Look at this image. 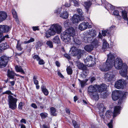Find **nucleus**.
I'll list each match as a JSON object with an SVG mask.
<instances>
[{"label":"nucleus","instance_id":"obj_2","mask_svg":"<svg viewBox=\"0 0 128 128\" xmlns=\"http://www.w3.org/2000/svg\"><path fill=\"white\" fill-rule=\"evenodd\" d=\"M128 96V92H125L123 93L122 96L119 100L118 105L115 106L114 108L113 113L111 111L109 110L106 112V117H110L113 114V118H115L120 114L122 105L124 102V100L126 97Z\"/></svg>","mask_w":128,"mask_h":128},{"label":"nucleus","instance_id":"obj_40","mask_svg":"<svg viewBox=\"0 0 128 128\" xmlns=\"http://www.w3.org/2000/svg\"><path fill=\"white\" fill-rule=\"evenodd\" d=\"M46 44L50 48H52L53 47L52 42L50 40L47 41L46 42Z\"/></svg>","mask_w":128,"mask_h":128},{"label":"nucleus","instance_id":"obj_25","mask_svg":"<svg viewBox=\"0 0 128 128\" xmlns=\"http://www.w3.org/2000/svg\"><path fill=\"white\" fill-rule=\"evenodd\" d=\"M77 66L79 69L83 70H86V67L82 63L78 62L77 64Z\"/></svg>","mask_w":128,"mask_h":128},{"label":"nucleus","instance_id":"obj_9","mask_svg":"<svg viewBox=\"0 0 128 128\" xmlns=\"http://www.w3.org/2000/svg\"><path fill=\"white\" fill-rule=\"evenodd\" d=\"M8 57L3 56L0 57V68L5 67L8 61Z\"/></svg>","mask_w":128,"mask_h":128},{"label":"nucleus","instance_id":"obj_34","mask_svg":"<svg viewBox=\"0 0 128 128\" xmlns=\"http://www.w3.org/2000/svg\"><path fill=\"white\" fill-rule=\"evenodd\" d=\"M53 42L59 44L60 43V40L58 36H56L54 37L53 39Z\"/></svg>","mask_w":128,"mask_h":128},{"label":"nucleus","instance_id":"obj_31","mask_svg":"<svg viewBox=\"0 0 128 128\" xmlns=\"http://www.w3.org/2000/svg\"><path fill=\"white\" fill-rule=\"evenodd\" d=\"M15 69L16 72H20L23 74H24V72L21 66H16L15 67Z\"/></svg>","mask_w":128,"mask_h":128},{"label":"nucleus","instance_id":"obj_55","mask_svg":"<svg viewBox=\"0 0 128 128\" xmlns=\"http://www.w3.org/2000/svg\"><path fill=\"white\" fill-rule=\"evenodd\" d=\"M23 103L22 102H20L18 105V108L19 109L22 110V109Z\"/></svg>","mask_w":128,"mask_h":128},{"label":"nucleus","instance_id":"obj_62","mask_svg":"<svg viewBox=\"0 0 128 128\" xmlns=\"http://www.w3.org/2000/svg\"><path fill=\"white\" fill-rule=\"evenodd\" d=\"M56 64L58 67H60V64L58 61H56Z\"/></svg>","mask_w":128,"mask_h":128},{"label":"nucleus","instance_id":"obj_19","mask_svg":"<svg viewBox=\"0 0 128 128\" xmlns=\"http://www.w3.org/2000/svg\"><path fill=\"white\" fill-rule=\"evenodd\" d=\"M91 98L96 101H98L99 98V94L98 93V92L96 91L94 93L89 95Z\"/></svg>","mask_w":128,"mask_h":128},{"label":"nucleus","instance_id":"obj_56","mask_svg":"<svg viewBox=\"0 0 128 128\" xmlns=\"http://www.w3.org/2000/svg\"><path fill=\"white\" fill-rule=\"evenodd\" d=\"M68 16V13L67 11L64 12V19L67 18Z\"/></svg>","mask_w":128,"mask_h":128},{"label":"nucleus","instance_id":"obj_24","mask_svg":"<svg viewBox=\"0 0 128 128\" xmlns=\"http://www.w3.org/2000/svg\"><path fill=\"white\" fill-rule=\"evenodd\" d=\"M94 48V46L90 44L85 46L84 47V49L88 52H90L93 50Z\"/></svg>","mask_w":128,"mask_h":128},{"label":"nucleus","instance_id":"obj_16","mask_svg":"<svg viewBox=\"0 0 128 128\" xmlns=\"http://www.w3.org/2000/svg\"><path fill=\"white\" fill-rule=\"evenodd\" d=\"M101 1L102 4L103 5H105V8L106 9L108 10L109 9L113 10L115 8V7L113 6L108 4L106 0H101Z\"/></svg>","mask_w":128,"mask_h":128},{"label":"nucleus","instance_id":"obj_58","mask_svg":"<svg viewBox=\"0 0 128 128\" xmlns=\"http://www.w3.org/2000/svg\"><path fill=\"white\" fill-rule=\"evenodd\" d=\"M31 106L34 108L36 109L37 108V106L34 103H33L31 105Z\"/></svg>","mask_w":128,"mask_h":128},{"label":"nucleus","instance_id":"obj_22","mask_svg":"<svg viewBox=\"0 0 128 128\" xmlns=\"http://www.w3.org/2000/svg\"><path fill=\"white\" fill-rule=\"evenodd\" d=\"M112 14L114 15L118 20H120L122 19L121 16L120 15L119 12L118 10H114Z\"/></svg>","mask_w":128,"mask_h":128},{"label":"nucleus","instance_id":"obj_44","mask_svg":"<svg viewBox=\"0 0 128 128\" xmlns=\"http://www.w3.org/2000/svg\"><path fill=\"white\" fill-rule=\"evenodd\" d=\"M34 38H30V40L28 41H25L24 42V44L28 43L31 42H34Z\"/></svg>","mask_w":128,"mask_h":128},{"label":"nucleus","instance_id":"obj_51","mask_svg":"<svg viewBox=\"0 0 128 128\" xmlns=\"http://www.w3.org/2000/svg\"><path fill=\"white\" fill-rule=\"evenodd\" d=\"M45 36L47 38L50 37L51 36L50 34H49L48 30L46 31L45 33Z\"/></svg>","mask_w":128,"mask_h":128},{"label":"nucleus","instance_id":"obj_32","mask_svg":"<svg viewBox=\"0 0 128 128\" xmlns=\"http://www.w3.org/2000/svg\"><path fill=\"white\" fill-rule=\"evenodd\" d=\"M98 41L95 39H94L92 42V44L96 48L98 45Z\"/></svg>","mask_w":128,"mask_h":128},{"label":"nucleus","instance_id":"obj_3","mask_svg":"<svg viewBox=\"0 0 128 128\" xmlns=\"http://www.w3.org/2000/svg\"><path fill=\"white\" fill-rule=\"evenodd\" d=\"M106 85L104 84L100 86L96 84L94 86L90 85L88 88V94L89 95L97 91V90H98L100 92H101V97L104 98L107 96L106 91Z\"/></svg>","mask_w":128,"mask_h":128},{"label":"nucleus","instance_id":"obj_13","mask_svg":"<svg viewBox=\"0 0 128 128\" xmlns=\"http://www.w3.org/2000/svg\"><path fill=\"white\" fill-rule=\"evenodd\" d=\"M75 30L73 28L70 27L66 29L64 32L66 34L65 35L73 37L75 34Z\"/></svg>","mask_w":128,"mask_h":128},{"label":"nucleus","instance_id":"obj_38","mask_svg":"<svg viewBox=\"0 0 128 128\" xmlns=\"http://www.w3.org/2000/svg\"><path fill=\"white\" fill-rule=\"evenodd\" d=\"M43 44V43L41 42L38 41L36 42V45L35 46V47L36 49H38Z\"/></svg>","mask_w":128,"mask_h":128},{"label":"nucleus","instance_id":"obj_11","mask_svg":"<svg viewBox=\"0 0 128 128\" xmlns=\"http://www.w3.org/2000/svg\"><path fill=\"white\" fill-rule=\"evenodd\" d=\"M125 82L124 80L123 79L119 80L116 82L114 85L115 87L118 89L122 88L124 87V85L125 84Z\"/></svg>","mask_w":128,"mask_h":128},{"label":"nucleus","instance_id":"obj_26","mask_svg":"<svg viewBox=\"0 0 128 128\" xmlns=\"http://www.w3.org/2000/svg\"><path fill=\"white\" fill-rule=\"evenodd\" d=\"M64 9H62V8H58V10H56L55 12L57 14L60 13L61 14L60 16V17L63 18H64Z\"/></svg>","mask_w":128,"mask_h":128},{"label":"nucleus","instance_id":"obj_14","mask_svg":"<svg viewBox=\"0 0 128 128\" xmlns=\"http://www.w3.org/2000/svg\"><path fill=\"white\" fill-rule=\"evenodd\" d=\"M121 92V91L119 90H115L112 92V97L114 100H116L118 98Z\"/></svg>","mask_w":128,"mask_h":128},{"label":"nucleus","instance_id":"obj_6","mask_svg":"<svg viewBox=\"0 0 128 128\" xmlns=\"http://www.w3.org/2000/svg\"><path fill=\"white\" fill-rule=\"evenodd\" d=\"M84 35L83 42L86 43L92 42L93 40L95 39L96 36V34L94 33L88 36L85 35L84 34Z\"/></svg>","mask_w":128,"mask_h":128},{"label":"nucleus","instance_id":"obj_29","mask_svg":"<svg viewBox=\"0 0 128 128\" xmlns=\"http://www.w3.org/2000/svg\"><path fill=\"white\" fill-rule=\"evenodd\" d=\"M37 78V77L36 76H34L33 78V81L34 83L36 86V88L37 89H38L39 88L40 86L38 85V82L36 80Z\"/></svg>","mask_w":128,"mask_h":128},{"label":"nucleus","instance_id":"obj_15","mask_svg":"<svg viewBox=\"0 0 128 128\" xmlns=\"http://www.w3.org/2000/svg\"><path fill=\"white\" fill-rule=\"evenodd\" d=\"M51 28L54 29L58 34H60L62 30V27L58 24H53L51 26Z\"/></svg>","mask_w":128,"mask_h":128},{"label":"nucleus","instance_id":"obj_41","mask_svg":"<svg viewBox=\"0 0 128 128\" xmlns=\"http://www.w3.org/2000/svg\"><path fill=\"white\" fill-rule=\"evenodd\" d=\"M78 80L82 88H84L86 84L85 82H84V80H81L80 79H78Z\"/></svg>","mask_w":128,"mask_h":128},{"label":"nucleus","instance_id":"obj_17","mask_svg":"<svg viewBox=\"0 0 128 128\" xmlns=\"http://www.w3.org/2000/svg\"><path fill=\"white\" fill-rule=\"evenodd\" d=\"M10 29L9 26L5 25H0V31L3 32H6Z\"/></svg>","mask_w":128,"mask_h":128},{"label":"nucleus","instance_id":"obj_45","mask_svg":"<svg viewBox=\"0 0 128 128\" xmlns=\"http://www.w3.org/2000/svg\"><path fill=\"white\" fill-rule=\"evenodd\" d=\"M19 40L18 41L17 45L16 47L18 50L21 51L22 50V48L21 47L20 44H19Z\"/></svg>","mask_w":128,"mask_h":128},{"label":"nucleus","instance_id":"obj_35","mask_svg":"<svg viewBox=\"0 0 128 128\" xmlns=\"http://www.w3.org/2000/svg\"><path fill=\"white\" fill-rule=\"evenodd\" d=\"M54 29H52L51 28V26L49 30H48L49 34L51 36H54L55 35L56 33V32Z\"/></svg>","mask_w":128,"mask_h":128},{"label":"nucleus","instance_id":"obj_63","mask_svg":"<svg viewBox=\"0 0 128 128\" xmlns=\"http://www.w3.org/2000/svg\"><path fill=\"white\" fill-rule=\"evenodd\" d=\"M96 79L95 77H92L91 78L90 81L91 83H92Z\"/></svg>","mask_w":128,"mask_h":128},{"label":"nucleus","instance_id":"obj_46","mask_svg":"<svg viewBox=\"0 0 128 128\" xmlns=\"http://www.w3.org/2000/svg\"><path fill=\"white\" fill-rule=\"evenodd\" d=\"M72 123L74 128H79V126L77 122L75 120L72 121Z\"/></svg>","mask_w":128,"mask_h":128},{"label":"nucleus","instance_id":"obj_20","mask_svg":"<svg viewBox=\"0 0 128 128\" xmlns=\"http://www.w3.org/2000/svg\"><path fill=\"white\" fill-rule=\"evenodd\" d=\"M7 16V14L5 12H0V22L5 20Z\"/></svg>","mask_w":128,"mask_h":128},{"label":"nucleus","instance_id":"obj_33","mask_svg":"<svg viewBox=\"0 0 128 128\" xmlns=\"http://www.w3.org/2000/svg\"><path fill=\"white\" fill-rule=\"evenodd\" d=\"M98 108L100 110V112H103L105 109L104 105L102 104H100Z\"/></svg>","mask_w":128,"mask_h":128},{"label":"nucleus","instance_id":"obj_36","mask_svg":"<svg viewBox=\"0 0 128 128\" xmlns=\"http://www.w3.org/2000/svg\"><path fill=\"white\" fill-rule=\"evenodd\" d=\"M66 70L68 74V75H71L72 74V70L71 67L70 66L66 68Z\"/></svg>","mask_w":128,"mask_h":128},{"label":"nucleus","instance_id":"obj_42","mask_svg":"<svg viewBox=\"0 0 128 128\" xmlns=\"http://www.w3.org/2000/svg\"><path fill=\"white\" fill-rule=\"evenodd\" d=\"M70 40V37H66V35L64 34V42L67 43L69 42Z\"/></svg>","mask_w":128,"mask_h":128},{"label":"nucleus","instance_id":"obj_37","mask_svg":"<svg viewBox=\"0 0 128 128\" xmlns=\"http://www.w3.org/2000/svg\"><path fill=\"white\" fill-rule=\"evenodd\" d=\"M50 109L51 115L53 116H56V114L55 113L56 109L54 107H52L50 108Z\"/></svg>","mask_w":128,"mask_h":128},{"label":"nucleus","instance_id":"obj_23","mask_svg":"<svg viewBox=\"0 0 128 128\" xmlns=\"http://www.w3.org/2000/svg\"><path fill=\"white\" fill-rule=\"evenodd\" d=\"M121 17L124 20L128 21V19L127 17V12L125 10H122L121 12Z\"/></svg>","mask_w":128,"mask_h":128},{"label":"nucleus","instance_id":"obj_28","mask_svg":"<svg viewBox=\"0 0 128 128\" xmlns=\"http://www.w3.org/2000/svg\"><path fill=\"white\" fill-rule=\"evenodd\" d=\"M15 74L13 71H10L8 70V72L7 75L10 78L13 79L15 76Z\"/></svg>","mask_w":128,"mask_h":128},{"label":"nucleus","instance_id":"obj_59","mask_svg":"<svg viewBox=\"0 0 128 128\" xmlns=\"http://www.w3.org/2000/svg\"><path fill=\"white\" fill-rule=\"evenodd\" d=\"M40 116L42 118H45L47 116L44 113H42L40 114Z\"/></svg>","mask_w":128,"mask_h":128},{"label":"nucleus","instance_id":"obj_57","mask_svg":"<svg viewBox=\"0 0 128 128\" xmlns=\"http://www.w3.org/2000/svg\"><path fill=\"white\" fill-rule=\"evenodd\" d=\"M69 20H67L66 21L64 22V26H68L69 24H70V23L69 22Z\"/></svg>","mask_w":128,"mask_h":128},{"label":"nucleus","instance_id":"obj_18","mask_svg":"<svg viewBox=\"0 0 128 128\" xmlns=\"http://www.w3.org/2000/svg\"><path fill=\"white\" fill-rule=\"evenodd\" d=\"M80 17L79 15L75 14L71 19L72 22L74 23H78L80 20Z\"/></svg>","mask_w":128,"mask_h":128},{"label":"nucleus","instance_id":"obj_39","mask_svg":"<svg viewBox=\"0 0 128 128\" xmlns=\"http://www.w3.org/2000/svg\"><path fill=\"white\" fill-rule=\"evenodd\" d=\"M2 50H4L8 48L9 46V45L6 42L5 43H2Z\"/></svg>","mask_w":128,"mask_h":128},{"label":"nucleus","instance_id":"obj_8","mask_svg":"<svg viewBox=\"0 0 128 128\" xmlns=\"http://www.w3.org/2000/svg\"><path fill=\"white\" fill-rule=\"evenodd\" d=\"M94 59L93 57L90 56H87L84 60V62L86 65L88 66H92L95 63Z\"/></svg>","mask_w":128,"mask_h":128},{"label":"nucleus","instance_id":"obj_21","mask_svg":"<svg viewBox=\"0 0 128 128\" xmlns=\"http://www.w3.org/2000/svg\"><path fill=\"white\" fill-rule=\"evenodd\" d=\"M92 4V2L90 0L84 2L83 5L87 11L88 12Z\"/></svg>","mask_w":128,"mask_h":128},{"label":"nucleus","instance_id":"obj_4","mask_svg":"<svg viewBox=\"0 0 128 128\" xmlns=\"http://www.w3.org/2000/svg\"><path fill=\"white\" fill-rule=\"evenodd\" d=\"M69 53L71 56H77V57L78 59H79L82 55V51L74 46L71 48Z\"/></svg>","mask_w":128,"mask_h":128},{"label":"nucleus","instance_id":"obj_54","mask_svg":"<svg viewBox=\"0 0 128 128\" xmlns=\"http://www.w3.org/2000/svg\"><path fill=\"white\" fill-rule=\"evenodd\" d=\"M38 64L40 65L44 64V62L43 60L42 59H40L38 61Z\"/></svg>","mask_w":128,"mask_h":128},{"label":"nucleus","instance_id":"obj_43","mask_svg":"<svg viewBox=\"0 0 128 128\" xmlns=\"http://www.w3.org/2000/svg\"><path fill=\"white\" fill-rule=\"evenodd\" d=\"M12 13L14 18L18 17L16 12L13 9L12 10Z\"/></svg>","mask_w":128,"mask_h":128},{"label":"nucleus","instance_id":"obj_47","mask_svg":"<svg viewBox=\"0 0 128 128\" xmlns=\"http://www.w3.org/2000/svg\"><path fill=\"white\" fill-rule=\"evenodd\" d=\"M33 58L34 60H36L37 61H38L40 59V58L39 56L37 55H34L32 57Z\"/></svg>","mask_w":128,"mask_h":128},{"label":"nucleus","instance_id":"obj_7","mask_svg":"<svg viewBox=\"0 0 128 128\" xmlns=\"http://www.w3.org/2000/svg\"><path fill=\"white\" fill-rule=\"evenodd\" d=\"M104 78L108 82L114 81L116 79L115 74L113 72H108L104 74Z\"/></svg>","mask_w":128,"mask_h":128},{"label":"nucleus","instance_id":"obj_27","mask_svg":"<svg viewBox=\"0 0 128 128\" xmlns=\"http://www.w3.org/2000/svg\"><path fill=\"white\" fill-rule=\"evenodd\" d=\"M102 49H107L109 47V44L107 43L106 40L104 39L102 40Z\"/></svg>","mask_w":128,"mask_h":128},{"label":"nucleus","instance_id":"obj_61","mask_svg":"<svg viewBox=\"0 0 128 128\" xmlns=\"http://www.w3.org/2000/svg\"><path fill=\"white\" fill-rule=\"evenodd\" d=\"M103 112H100V115L101 117L103 119H104V116L103 114Z\"/></svg>","mask_w":128,"mask_h":128},{"label":"nucleus","instance_id":"obj_5","mask_svg":"<svg viewBox=\"0 0 128 128\" xmlns=\"http://www.w3.org/2000/svg\"><path fill=\"white\" fill-rule=\"evenodd\" d=\"M8 98L9 108L12 110L15 109L16 107V102L17 99L13 97L11 95H8Z\"/></svg>","mask_w":128,"mask_h":128},{"label":"nucleus","instance_id":"obj_1","mask_svg":"<svg viewBox=\"0 0 128 128\" xmlns=\"http://www.w3.org/2000/svg\"><path fill=\"white\" fill-rule=\"evenodd\" d=\"M107 59L106 62L101 64L99 66L100 70L104 72L110 70L113 64L117 70H119L123 68L124 64L122 59L118 57L115 60V57L113 54L110 52L107 54Z\"/></svg>","mask_w":128,"mask_h":128},{"label":"nucleus","instance_id":"obj_53","mask_svg":"<svg viewBox=\"0 0 128 128\" xmlns=\"http://www.w3.org/2000/svg\"><path fill=\"white\" fill-rule=\"evenodd\" d=\"M77 12L80 15H82L83 14V12L81 9L78 8L77 10Z\"/></svg>","mask_w":128,"mask_h":128},{"label":"nucleus","instance_id":"obj_52","mask_svg":"<svg viewBox=\"0 0 128 128\" xmlns=\"http://www.w3.org/2000/svg\"><path fill=\"white\" fill-rule=\"evenodd\" d=\"M2 94H7L9 95H10V94H13L9 90L6 91L5 92H3Z\"/></svg>","mask_w":128,"mask_h":128},{"label":"nucleus","instance_id":"obj_50","mask_svg":"<svg viewBox=\"0 0 128 128\" xmlns=\"http://www.w3.org/2000/svg\"><path fill=\"white\" fill-rule=\"evenodd\" d=\"M72 2L74 4V5L75 6H78L79 5L78 2L76 0H73Z\"/></svg>","mask_w":128,"mask_h":128},{"label":"nucleus","instance_id":"obj_10","mask_svg":"<svg viewBox=\"0 0 128 128\" xmlns=\"http://www.w3.org/2000/svg\"><path fill=\"white\" fill-rule=\"evenodd\" d=\"M128 66L126 64H124L123 66V68L121 69L122 70L120 71V74L123 77H125L128 80V76L127 75V73Z\"/></svg>","mask_w":128,"mask_h":128},{"label":"nucleus","instance_id":"obj_30","mask_svg":"<svg viewBox=\"0 0 128 128\" xmlns=\"http://www.w3.org/2000/svg\"><path fill=\"white\" fill-rule=\"evenodd\" d=\"M42 90L44 94L46 96H47L48 94V92L46 87L42 86L41 87Z\"/></svg>","mask_w":128,"mask_h":128},{"label":"nucleus","instance_id":"obj_49","mask_svg":"<svg viewBox=\"0 0 128 128\" xmlns=\"http://www.w3.org/2000/svg\"><path fill=\"white\" fill-rule=\"evenodd\" d=\"M112 120H110V122L108 123V127L109 128H112L113 126H112Z\"/></svg>","mask_w":128,"mask_h":128},{"label":"nucleus","instance_id":"obj_64","mask_svg":"<svg viewBox=\"0 0 128 128\" xmlns=\"http://www.w3.org/2000/svg\"><path fill=\"white\" fill-rule=\"evenodd\" d=\"M58 76L60 77H61L62 78H64V76L63 75H62V74L60 72H58Z\"/></svg>","mask_w":128,"mask_h":128},{"label":"nucleus","instance_id":"obj_12","mask_svg":"<svg viewBox=\"0 0 128 128\" xmlns=\"http://www.w3.org/2000/svg\"><path fill=\"white\" fill-rule=\"evenodd\" d=\"M91 26L89 25L88 22H82L78 26L79 29L82 31L88 28H91Z\"/></svg>","mask_w":128,"mask_h":128},{"label":"nucleus","instance_id":"obj_48","mask_svg":"<svg viewBox=\"0 0 128 128\" xmlns=\"http://www.w3.org/2000/svg\"><path fill=\"white\" fill-rule=\"evenodd\" d=\"M102 32L103 35L104 36L106 35L107 33H108V34L110 33V32H108V30L102 31Z\"/></svg>","mask_w":128,"mask_h":128},{"label":"nucleus","instance_id":"obj_60","mask_svg":"<svg viewBox=\"0 0 128 128\" xmlns=\"http://www.w3.org/2000/svg\"><path fill=\"white\" fill-rule=\"evenodd\" d=\"M66 113L68 115H69L70 114V110L69 109L66 108Z\"/></svg>","mask_w":128,"mask_h":128}]
</instances>
